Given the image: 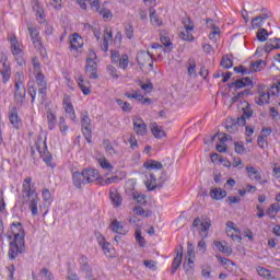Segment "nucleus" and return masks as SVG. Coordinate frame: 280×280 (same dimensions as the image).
I'll list each match as a JSON object with an SVG mask.
<instances>
[{
    "mask_svg": "<svg viewBox=\"0 0 280 280\" xmlns=\"http://www.w3.org/2000/svg\"><path fill=\"white\" fill-rule=\"evenodd\" d=\"M22 202L28 205V209L33 217L38 215V192H36V186L32 184V177H26L22 184Z\"/></svg>",
    "mask_w": 280,
    "mask_h": 280,
    "instance_id": "1",
    "label": "nucleus"
},
{
    "mask_svg": "<svg viewBox=\"0 0 280 280\" xmlns=\"http://www.w3.org/2000/svg\"><path fill=\"white\" fill-rule=\"evenodd\" d=\"M27 91L25 90V74L23 71H18L14 74V102L18 108H21L25 104V96Z\"/></svg>",
    "mask_w": 280,
    "mask_h": 280,
    "instance_id": "2",
    "label": "nucleus"
},
{
    "mask_svg": "<svg viewBox=\"0 0 280 280\" xmlns=\"http://www.w3.org/2000/svg\"><path fill=\"white\" fill-rule=\"evenodd\" d=\"M32 62L35 82L38 86V94L40 95L42 100H45L47 97V80L45 79V74H43V70L40 69V62L38 61V58H33Z\"/></svg>",
    "mask_w": 280,
    "mask_h": 280,
    "instance_id": "3",
    "label": "nucleus"
},
{
    "mask_svg": "<svg viewBox=\"0 0 280 280\" xmlns=\"http://www.w3.org/2000/svg\"><path fill=\"white\" fill-rule=\"evenodd\" d=\"M280 94V81L273 84L270 89L266 88V85H259L258 88V96L255 97L256 104L258 106H264V104H269L270 95H279Z\"/></svg>",
    "mask_w": 280,
    "mask_h": 280,
    "instance_id": "4",
    "label": "nucleus"
},
{
    "mask_svg": "<svg viewBox=\"0 0 280 280\" xmlns=\"http://www.w3.org/2000/svg\"><path fill=\"white\" fill-rule=\"evenodd\" d=\"M23 246H25V232L14 234L13 242L9 246V259H16L19 254L23 253Z\"/></svg>",
    "mask_w": 280,
    "mask_h": 280,
    "instance_id": "5",
    "label": "nucleus"
},
{
    "mask_svg": "<svg viewBox=\"0 0 280 280\" xmlns=\"http://www.w3.org/2000/svg\"><path fill=\"white\" fill-rule=\"evenodd\" d=\"M35 150L38 152L40 159H43L48 167H56V165L51 162L54 158L51 156L49 149H47V141L43 140L40 137L37 138L35 142Z\"/></svg>",
    "mask_w": 280,
    "mask_h": 280,
    "instance_id": "6",
    "label": "nucleus"
},
{
    "mask_svg": "<svg viewBox=\"0 0 280 280\" xmlns=\"http://www.w3.org/2000/svg\"><path fill=\"white\" fill-rule=\"evenodd\" d=\"M0 75H2L3 84H8L10 78H12V68L10 67V62H8V56L3 52H0Z\"/></svg>",
    "mask_w": 280,
    "mask_h": 280,
    "instance_id": "7",
    "label": "nucleus"
},
{
    "mask_svg": "<svg viewBox=\"0 0 280 280\" xmlns=\"http://www.w3.org/2000/svg\"><path fill=\"white\" fill-rule=\"evenodd\" d=\"M28 32L34 47L39 51L40 56L45 58V56H47V50L45 49V46H43L38 30L36 27L28 26Z\"/></svg>",
    "mask_w": 280,
    "mask_h": 280,
    "instance_id": "8",
    "label": "nucleus"
},
{
    "mask_svg": "<svg viewBox=\"0 0 280 280\" xmlns=\"http://www.w3.org/2000/svg\"><path fill=\"white\" fill-rule=\"evenodd\" d=\"M81 125L82 133L84 135L88 143H92L93 130L91 129V117H89V112L81 113Z\"/></svg>",
    "mask_w": 280,
    "mask_h": 280,
    "instance_id": "9",
    "label": "nucleus"
},
{
    "mask_svg": "<svg viewBox=\"0 0 280 280\" xmlns=\"http://www.w3.org/2000/svg\"><path fill=\"white\" fill-rule=\"evenodd\" d=\"M62 106L67 118L75 124L78 121V116L75 115V108H73V103H71V96L69 94L63 95Z\"/></svg>",
    "mask_w": 280,
    "mask_h": 280,
    "instance_id": "10",
    "label": "nucleus"
},
{
    "mask_svg": "<svg viewBox=\"0 0 280 280\" xmlns=\"http://www.w3.org/2000/svg\"><path fill=\"white\" fill-rule=\"evenodd\" d=\"M192 229H198L200 235H203V237H208L207 231L211 229V219L206 218L203 220H200V218H196L192 222Z\"/></svg>",
    "mask_w": 280,
    "mask_h": 280,
    "instance_id": "11",
    "label": "nucleus"
},
{
    "mask_svg": "<svg viewBox=\"0 0 280 280\" xmlns=\"http://www.w3.org/2000/svg\"><path fill=\"white\" fill-rule=\"evenodd\" d=\"M245 170L250 180H256V183H259L260 185H265V183H268V180L261 179V173L256 167L248 165Z\"/></svg>",
    "mask_w": 280,
    "mask_h": 280,
    "instance_id": "12",
    "label": "nucleus"
},
{
    "mask_svg": "<svg viewBox=\"0 0 280 280\" xmlns=\"http://www.w3.org/2000/svg\"><path fill=\"white\" fill-rule=\"evenodd\" d=\"M133 131L139 137H145L148 135V125L141 118L133 119Z\"/></svg>",
    "mask_w": 280,
    "mask_h": 280,
    "instance_id": "13",
    "label": "nucleus"
},
{
    "mask_svg": "<svg viewBox=\"0 0 280 280\" xmlns=\"http://www.w3.org/2000/svg\"><path fill=\"white\" fill-rule=\"evenodd\" d=\"M137 60H138V65H140V67H145V65H148V62H150L149 67L151 69L154 68V62L152 61L153 57H152V54H150V51L139 52L138 56H137Z\"/></svg>",
    "mask_w": 280,
    "mask_h": 280,
    "instance_id": "14",
    "label": "nucleus"
},
{
    "mask_svg": "<svg viewBox=\"0 0 280 280\" xmlns=\"http://www.w3.org/2000/svg\"><path fill=\"white\" fill-rule=\"evenodd\" d=\"M83 176H85L84 183L89 185L90 183H95L100 178V171L95 168L83 170Z\"/></svg>",
    "mask_w": 280,
    "mask_h": 280,
    "instance_id": "15",
    "label": "nucleus"
},
{
    "mask_svg": "<svg viewBox=\"0 0 280 280\" xmlns=\"http://www.w3.org/2000/svg\"><path fill=\"white\" fill-rule=\"evenodd\" d=\"M182 264H183V246H179V248L176 250V256L171 266V273L175 275L176 270L180 268Z\"/></svg>",
    "mask_w": 280,
    "mask_h": 280,
    "instance_id": "16",
    "label": "nucleus"
},
{
    "mask_svg": "<svg viewBox=\"0 0 280 280\" xmlns=\"http://www.w3.org/2000/svg\"><path fill=\"white\" fill-rule=\"evenodd\" d=\"M252 85H253V81L248 77L242 78L240 80H236L228 84L229 89H244L246 86H252Z\"/></svg>",
    "mask_w": 280,
    "mask_h": 280,
    "instance_id": "17",
    "label": "nucleus"
},
{
    "mask_svg": "<svg viewBox=\"0 0 280 280\" xmlns=\"http://www.w3.org/2000/svg\"><path fill=\"white\" fill-rule=\"evenodd\" d=\"M270 16H272V13L268 11L261 15L254 18L252 20V27H254V30L261 27L264 23H266V20L270 19Z\"/></svg>",
    "mask_w": 280,
    "mask_h": 280,
    "instance_id": "18",
    "label": "nucleus"
},
{
    "mask_svg": "<svg viewBox=\"0 0 280 280\" xmlns=\"http://www.w3.org/2000/svg\"><path fill=\"white\" fill-rule=\"evenodd\" d=\"M8 40H10L13 56H21V54H23V49H21V44L19 43V39H16V35H10Z\"/></svg>",
    "mask_w": 280,
    "mask_h": 280,
    "instance_id": "19",
    "label": "nucleus"
},
{
    "mask_svg": "<svg viewBox=\"0 0 280 280\" xmlns=\"http://www.w3.org/2000/svg\"><path fill=\"white\" fill-rule=\"evenodd\" d=\"M9 120L13 128L19 129L21 126V118L19 117V109L16 107H12L9 112Z\"/></svg>",
    "mask_w": 280,
    "mask_h": 280,
    "instance_id": "20",
    "label": "nucleus"
},
{
    "mask_svg": "<svg viewBox=\"0 0 280 280\" xmlns=\"http://www.w3.org/2000/svg\"><path fill=\"white\" fill-rule=\"evenodd\" d=\"M109 199H110V202H112L113 207H116V208L120 207L121 203L124 202V199L121 198V195L115 188H112L109 190Z\"/></svg>",
    "mask_w": 280,
    "mask_h": 280,
    "instance_id": "21",
    "label": "nucleus"
},
{
    "mask_svg": "<svg viewBox=\"0 0 280 280\" xmlns=\"http://www.w3.org/2000/svg\"><path fill=\"white\" fill-rule=\"evenodd\" d=\"M109 229L113 231V233H118V235H126L128 233V230H126L124 224L118 220H114L110 223Z\"/></svg>",
    "mask_w": 280,
    "mask_h": 280,
    "instance_id": "22",
    "label": "nucleus"
},
{
    "mask_svg": "<svg viewBox=\"0 0 280 280\" xmlns=\"http://www.w3.org/2000/svg\"><path fill=\"white\" fill-rule=\"evenodd\" d=\"M125 95L128 97V100H138L141 104H152L151 98H144L143 95L139 92H126Z\"/></svg>",
    "mask_w": 280,
    "mask_h": 280,
    "instance_id": "23",
    "label": "nucleus"
},
{
    "mask_svg": "<svg viewBox=\"0 0 280 280\" xmlns=\"http://www.w3.org/2000/svg\"><path fill=\"white\" fill-rule=\"evenodd\" d=\"M72 178H73V185L78 189L82 188V185H86V182H84L85 180L84 171L81 173L80 172L73 173Z\"/></svg>",
    "mask_w": 280,
    "mask_h": 280,
    "instance_id": "24",
    "label": "nucleus"
},
{
    "mask_svg": "<svg viewBox=\"0 0 280 280\" xmlns=\"http://www.w3.org/2000/svg\"><path fill=\"white\" fill-rule=\"evenodd\" d=\"M78 84L83 95H91V82L84 80L82 77H79Z\"/></svg>",
    "mask_w": 280,
    "mask_h": 280,
    "instance_id": "25",
    "label": "nucleus"
},
{
    "mask_svg": "<svg viewBox=\"0 0 280 280\" xmlns=\"http://www.w3.org/2000/svg\"><path fill=\"white\" fill-rule=\"evenodd\" d=\"M266 69V61L264 60H256L250 63L249 66V73H257L259 71H264Z\"/></svg>",
    "mask_w": 280,
    "mask_h": 280,
    "instance_id": "26",
    "label": "nucleus"
},
{
    "mask_svg": "<svg viewBox=\"0 0 280 280\" xmlns=\"http://www.w3.org/2000/svg\"><path fill=\"white\" fill-rule=\"evenodd\" d=\"M272 49H280V38H270L265 45V51L270 54Z\"/></svg>",
    "mask_w": 280,
    "mask_h": 280,
    "instance_id": "27",
    "label": "nucleus"
},
{
    "mask_svg": "<svg viewBox=\"0 0 280 280\" xmlns=\"http://www.w3.org/2000/svg\"><path fill=\"white\" fill-rule=\"evenodd\" d=\"M210 198H212V200H222L226 198V190L222 188H211Z\"/></svg>",
    "mask_w": 280,
    "mask_h": 280,
    "instance_id": "28",
    "label": "nucleus"
},
{
    "mask_svg": "<svg viewBox=\"0 0 280 280\" xmlns=\"http://www.w3.org/2000/svg\"><path fill=\"white\" fill-rule=\"evenodd\" d=\"M82 47V37L78 33L73 34L70 39V49L78 51Z\"/></svg>",
    "mask_w": 280,
    "mask_h": 280,
    "instance_id": "29",
    "label": "nucleus"
},
{
    "mask_svg": "<svg viewBox=\"0 0 280 280\" xmlns=\"http://www.w3.org/2000/svg\"><path fill=\"white\" fill-rule=\"evenodd\" d=\"M46 117H47L48 129L54 130L56 128V124H58V116H56V114L52 113L51 109H49L46 113Z\"/></svg>",
    "mask_w": 280,
    "mask_h": 280,
    "instance_id": "30",
    "label": "nucleus"
},
{
    "mask_svg": "<svg viewBox=\"0 0 280 280\" xmlns=\"http://www.w3.org/2000/svg\"><path fill=\"white\" fill-rule=\"evenodd\" d=\"M213 245L220 253H224V255H231L233 253V249L226 245V243H222L220 241H214Z\"/></svg>",
    "mask_w": 280,
    "mask_h": 280,
    "instance_id": "31",
    "label": "nucleus"
},
{
    "mask_svg": "<svg viewBox=\"0 0 280 280\" xmlns=\"http://www.w3.org/2000/svg\"><path fill=\"white\" fill-rule=\"evenodd\" d=\"M143 167L145 170H163V164L155 160H149L144 162Z\"/></svg>",
    "mask_w": 280,
    "mask_h": 280,
    "instance_id": "32",
    "label": "nucleus"
},
{
    "mask_svg": "<svg viewBox=\"0 0 280 280\" xmlns=\"http://www.w3.org/2000/svg\"><path fill=\"white\" fill-rule=\"evenodd\" d=\"M253 117V109H250L248 106L243 109V115L238 119V124L241 126H246V119H250Z\"/></svg>",
    "mask_w": 280,
    "mask_h": 280,
    "instance_id": "33",
    "label": "nucleus"
},
{
    "mask_svg": "<svg viewBox=\"0 0 280 280\" xmlns=\"http://www.w3.org/2000/svg\"><path fill=\"white\" fill-rule=\"evenodd\" d=\"M228 237H231L233 242H242V237L240 236V230L237 229H226L225 230Z\"/></svg>",
    "mask_w": 280,
    "mask_h": 280,
    "instance_id": "34",
    "label": "nucleus"
},
{
    "mask_svg": "<svg viewBox=\"0 0 280 280\" xmlns=\"http://www.w3.org/2000/svg\"><path fill=\"white\" fill-rule=\"evenodd\" d=\"M97 242L101 248H103L104 255H108V253H110V243L106 242V238L102 235L97 237Z\"/></svg>",
    "mask_w": 280,
    "mask_h": 280,
    "instance_id": "35",
    "label": "nucleus"
},
{
    "mask_svg": "<svg viewBox=\"0 0 280 280\" xmlns=\"http://www.w3.org/2000/svg\"><path fill=\"white\" fill-rule=\"evenodd\" d=\"M151 131H152L153 137H155V139H163V137H165V131L163 130L162 127H160L156 124L152 125Z\"/></svg>",
    "mask_w": 280,
    "mask_h": 280,
    "instance_id": "36",
    "label": "nucleus"
},
{
    "mask_svg": "<svg viewBox=\"0 0 280 280\" xmlns=\"http://www.w3.org/2000/svg\"><path fill=\"white\" fill-rule=\"evenodd\" d=\"M147 188L149 191H154V189L159 188L161 189V186L156 185V175L150 174V179L147 182Z\"/></svg>",
    "mask_w": 280,
    "mask_h": 280,
    "instance_id": "37",
    "label": "nucleus"
},
{
    "mask_svg": "<svg viewBox=\"0 0 280 280\" xmlns=\"http://www.w3.org/2000/svg\"><path fill=\"white\" fill-rule=\"evenodd\" d=\"M59 131L61 132V135L65 137L67 136V132L69 131V125H67V119H65L63 116L59 117Z\"/></svg>",
    "mask_w": 280,
    "mask_h": 280,
    "instance_id": "38",
    "label": "nucleus"
},
{
    "mask_svg": "<svg viewBox=\"0 0 280 280\" xmlns=\"http://www.w3.org/2000/svg\"><path fill=\"white\" fill-rule=\"evenodd\" d=\"M150 21L153 25H158V27L163 25V22L159 19V14H156V10L154 9H150Z\"/></svg>",
    "mask_w": 280,
    "mask_h": 280,
    "instance_id": "39",
    "label": "nucleus"
},
{
    "mask_svg": "<svg viewBox=\"0 0 280 280\" xmlns=\"http://www.w3.org/2000/svg\"><path fill=\"white\" fill-rule=\"evenodd\" d=\"M280 211V205L279 203H272L268 210H267V215L272 220L276 218L277 213Z\"/></svg>",
    "mask_w": 280,
    "mask_h": 280,
    "instance_id": "40",
    "label": "nucleus"
},
{
    "mask_svg": "<svg viewBox=\"0 0 280 280\" xmlns=\"http://www.w3.org/2000/svg\"><path fill=\"white\" fill-rule=\"evenodd\" d=\"M116 104H118V106H120V108L124 113H130L132 110V106L130 105V103H128L121 98H117Z\"/></svg>",
    "mask_w": 280,
    "mask_h": 280,
    "instance_id": "41",
    "label": "nucleus"
},
{
    "mask_svg": "<svg viewBox=\"0 0 280 280\" xmlns=\"http://www.w3.org/2000/svg\"><path fill=\"white\" fill-rule=\"evenodd\" d=\"M104 149L110 156H115L117 154V150H115V147H113V143H110V140H104L103 141Z\"/></svg>",
    "mask_w": 280,
    "mask_h": 280,
    "instance_id": "42",
    "label": "nucleus"
},
{
    "mask_svg": "<svg viewBox=\"0 0 280 280\" xmlns=\"http://www.w3.org/2000/svg\"><path fill=\"white\" fill-rule=\"evenodd\" d=\"M125 36L132 40L135 38V26H132V23L125 24Z\"/></svg>",
    "mask_w": 280,
    "mask_h": 280,
    "instance_id": "43",
    "label": "nucleus"
},
{
    "mask_svg": "<svg viewBox=\"0 0 280 280\" xmlns=\"http://www.w3.org/2000/svg\"><path fill=\"white\" fill-rule=\"evenodd\" d=\"M182 23L185 30H189L190 32H194V30H196V25L194 24V21H191V18L189 16L183 18Z\"/></svg>",
    "mask_w": 280,
    "mask_h": 280,
    "instance_id": "44",
    "label": "nucleus"
},
{
    "mask_svg": "<svg viewBox=\"0 0 280 280\" xmlns=\"http://www.w3.org/2000/svg\"><path fill=\"white\" fill-rule=\"evenodd\" d=\"M119 68L126 71L128 69V65H130V58L127 54L121 55L120 59H118Z\"/></svg>",
    "mask_w": 280,
    "mask_h": 280,
    "instance_id": "45",
    "label": "nucleus"
},
{
    "mask_svg": "<svg viewBox=\"0 0 280 280\" xmlns=\"http://www.w3.org/2000/svg\"><path fill=\"white\" fill-rule=\"evenodd\" d=\"M33 10L38 19H42V21L45 20V10L40 7V3H38V1H36L33 5Z\"/></svg>",
    "mask_w": 280,
    "mask_h": 280,
    "instance_id": "46",
    "label": "nucleus"
},
{
    "mask_svg": "<svg viewBox=\"0 0 280 280\" xmlns=\"http://www.w3.org/2000/svg\"><path fill=\"white\" fill-rule=\"evenodd\" d=\"M268 31L266 28H259L257 32V39L260 43H266V40H268Z\"/></svg>",
    "mask_w": 280,
    "mask_h": 280,
    "instance_id": "47",
    "label": "nucleus"
},
{
    "mask_svg": "<svg viewBox=\"0 0 280 280\" xmlns=\"http://www.w3.org/2000/svg\"><path fill=\"white\" fill-rule=\"evenodd\" d=\"M133 213H136V215H142L143 218H150V215H152V211L145 212L141 206L135 207Z\"/></svg>",
    "mask_w": 280,
    "mask_h": 280,
    "instance_id": "48",
    "label": "nucleus"
},
{
    "mask_svg": "<svg viewBox=\"0 0 280 280\" xmlns=\"http://www.w3.org/2000/svg\"><path fill=\"white\" fill-rule=\"evenodd\" d=\"M180 38L183 40H187L189 43H192V40H195L196 37H194V34H191L190 30H185L180 33Z\"/></svg>",
    "mask_w": 280,
    "mask_h": 280,
    "instance_id": "49",
    "label": "nucleus"
},
{
    "mask_svg": "<svg viewBox=\"0 0 280 280\" xmlns=\"http://www.w3.org/2000/svg\"><path fill=\"white\" fill-rule=\"evenodd\" d=\"M188 66V74L196 75V60L194 58H189L187 61Z\"/></svg>",
    "mask_w": 280,
    "mask_h": 280,
    "instance_id": "50",
    "label": "nucleus"
},
{
    "mask_svg": "<svg viewBox=\"0 0 280 280\" xmlns=\"http://www.w3.org/2000/svg\"><path fill=\"white\" fill-rule=\"evenodd\" d=\"M221 67H223V69H231V67H233V59H230L228 55L223 56Z\"/></svg>",
    "mask_w": 280,
    "mask_h": 280,
    "instance_id": "51",
    "label": "nucleus"
},
{
    "mask_svg": "<svg viewBox=\"0 0 280 280\" xmlns=\"http://www.w3.org/2000/svg\"><path fill=\"white\" fill-rule=\"evenodd\" d=\"M257 273L259 275V277H264V279H270V277H272V273L270 272V270L264 268V267H257Z\"/></svg>",
    "mask_w": 280,
    "mask_h": 280,
    "instance_id": "52",
    "label": "nucleus"
},
{
    "mask_svg": "<svg viewBox=\"0 0 280 280\" xmlns=\"http://www.w3.org/2000/svg\"><path fill=\"white\" fill-rule=\"evenodd\" d=\"M85 73L91 80H97L100 74H97V68H85Z\"/></svg>",
    "mask_w": 280,
    "mask_h": 280,
    "instance_id": "53",
    "label": "nucleus"
},
{
    "mask_svg": "<svg viewBox=\"0 0 280 280\" xmlns=\"http://www.w3.org/2000/svg\"><path fill=\"white\" fill-rule=\"evenodd\" d=\"M138 84L145 93H152L154 90V84H152V82L143 83L142 81H139Z\"/></svg>",
    "mask_w": 280,
    "mask_h": 280,
    "instance_id": "54",
    "label": "nucleus"
},
{
    "mask_svg": "<svg viewBox=\"0 0 280 280\" xmlns=\"http://www.w3.org/2000/svg\"><path fill=\"white\" fill-rule=\"evenodd\" d=\"M160 40L164 47H166L167 51H172V40H170V37L167 35H162L160 37Z\"/></svg>",
    "mask_w": 280,
    "mask_h": 280,
    "instance_id": "55",
    "label": "nucleus"
},
{
    "mask_svg": "<svg viewBox=\"0 0 280 280\" xmlns=\"http://www.w3.org/2000/svg\"><path fill=\"white\" fill-rule=\"evenodd\" d=\"M119 180H121L119 176H112L108 177L107 179H102L100 182V185H113V183H119Z\"/></svg>",
    "mask_w": 280,
    "mask_h": 280,
    "instance_id": "56",
    "label": "nucleus"
},
{
    "mask_svg": "<svg viewBox=\"0 0 280 280\" xmlns=\"http://www.w3.org/2000/svg\"><path fill=\"white\" fill-rule=\"evenodd\" d=\"M98 13L103 16L104 21H110L113 19V12L108 9H101Z\"/></svg>",
    "mask_w": 280,
    "mask_h": 280,
    "instance_id": "57",
    "label": "nucleus"
},
{
    "mask_svg": "<svg viewBox=\"0 0 280 280\" xmlns=\"http://www.w3.org/2000/svg\"><path fill=\"white\" fill-rule=\"evenodd\" d=\"M107 73L110 75V78H113L114 80H118L119 79V73H117V68H115L114 66H107Z\"/></svg>",
    "mask_w": 280,
    "mask_h": 280,
    "instance_id": "58",
    "label": "nucleus"
},
{
    "mask_svg": "<svg viewBox=\"0 0 280 280\" xmlns=\"http://www.w3.org/2000/svg\"><path fill=\"white\" fill-rule=\"evenodd\" d=\"M235 73H242V75H250L249 68H246L244 66L234 67Z\"/></svg>",
    "mask_w": 280,
    "mask_h": 280,
    "instance_id": "59",
    "label": "nucleus"
},
{
    "mask_svg": "<svg viewBox=\"0 0 280 280\" xmlns=\"http://www.w3.org/2000/svg\"><path fill=\"white\" fill-rule=\"evenodd\" d=\"M234 149H235L236 154H244V152H246V148L244 147V144L242 142H235Z\"/></svg>",
    "mask_w": 280,
    "mask_h": 280,
    "instance_id": "60",
    "label": "nucleus"
},
{
    "mask_svg": "<svg viewBox=\"0 0 280 280\" xmlns=\"http://www.w3.org/2000/svg\"><path fill=\"white\" fill-rule=\"evenodd\" d=\"M100 165L103 170H108V172L113 171V165L109 164L108 160L106 159L100 160Z\"/></svg>",
    "mask_w": 280,
    "mask_h": 280,
    "instance_id": "61",
    "label": "nucleus"
},
{
    "mask_svg": "<svg viewBox=\"0 0 280 280\" xmlns=\"http://www.w3.org/2000/svg\"><path fill=\"white\" fill-rule=\"evenodd\" d=\"M228 205H240L242 202V198L237 196H230L226 198Z\"/></svg>",
    "mask_w": 280,
    "mask_h": 280,
    "instance_id": "62",
    "label": "nucleus"
},
{
    "mask_svg": "<svg viewBox=\"0 0 280 280\" xmlns=\"http://www.w3.org/2000/svg\"><path fill=\"white\" fill-rule=\"evenodd\" d=\"M42 198L45 202H49V200H51V191H49L47 188H44L42 190Z\"/></svg>",
    "mask_w": 280,
    "mask_h": 280,
    "instance_id": "63",
    "label": "nucleus"
},
{
    "mask_svg": "<svg viewBox=\"0 0 280 280\" xmlns=\"http://www.w3.org/2000/svg\"><path fill=\"white\" fill-rule=\"evenodd\" d=\"M110 58H112V62L114 63V65H117V62H119V60H120V55H119V51H117V50H112V56H110Z\"/></svg>",
    "mask_w": 280,
    "mask_h": 280,
    "instance_id": "64",
    "label": "nucleus"
}]
</instances>
